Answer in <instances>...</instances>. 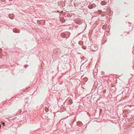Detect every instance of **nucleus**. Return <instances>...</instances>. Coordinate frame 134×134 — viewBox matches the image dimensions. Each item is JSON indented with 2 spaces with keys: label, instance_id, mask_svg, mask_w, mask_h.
Instances as JSON below:
<instances>
[{
  "label": "nucleus",
  "instance_id": "nucleus-1",
  "mask_svg": "<svg viewBox=\"0 0 134 134\" xmlns=\"http://www.w3.org/2000/svg\"><path fill=\"white\" fill-rule=\"evenodd\" d=\"M65 34H69V32H67L65 33Z\"/></svg>",
  "mask_w": 134,
  "mask_h": 134
},
{
  "label": "nucleus",
  "instance_id": "nucleus-2",
  "mask_svg": "<svg viewBox=\"0 0 134 134\" xmlns=\"http://www.w3.org/2000/svg\"><path fill=\"white\" fill-rule=\"evenodd\" d=\"M2 125L4 126V123H3L2 124Z\"/></svg>",
  "mask_w": 134,
  "mask_h": 134
},
{
  "label": "nucleus",
  "instance_id": "nucleus-3",
  "mask_svg": "<svg viewBox=\"0 0 134 134\" xmlns=\"http://www.w3.org/2000/svg\"><path fill=\"white\" fill-rule=\"evenodd\" d=\"M103 2H102L101 4H103Z\"/></svg>",
  "mask_w": 134,
  "mask_h": 134
},
{
  "label": "nucleus",
  "instance_id": "nucleus-4",
  "mask_svg": "<svg viewBox=\"0 0 134 134\" xmlns=\"http://www.w3.org/2000/svg\"><path fill=\"white\" fill-rule=\"evenodd\" d=\"M1 125H0V128H1Z\"/></svg>",
  "mask_w": 134,
  "mask_h": 134
},
{
  "label": "nucleus",
  "instance_id": "nucleus-5",
  "mask_svg": "<svg viewBox=\"0 0 134 134\" xmlns=\"http://www.w3.org/2000/svg\"><path fill=\"white\" fill-rule=\"evenodd\" d=\"M64 21H63V22H64Z\"/></svg>",
  "mask_w": 134,
  "mask_h": 134
}]
</instances>
